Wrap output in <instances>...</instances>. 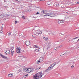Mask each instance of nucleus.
Here are the masks:
<instances>
[{"label":"nucleus","instance_id":"1","mask_svg":"<svg viewBox=\"0 0 79 79\" xmlns=\"http://www.w3.org/2000/svg\"><path fill=\"white\" fill-rule=\"evenodd\" d=\"M44 75V73L42 72H39L34 76V79H40V78L42 77V76Z\"/></svg>","mask_w":79,"mask_h":79},{"label":"nucleus","instance_id":"2","mask_svg":"<svg viewBox=\"0 0 79 79\" xmlns=\"http://www.w3.org/2000/svg\"><path fill=\"white\" fill-rule=\"evenodd\" d=\"M42 33V31L39 30H36L34 32V34L36 36H38L39 34H41Z\"/></svg>","mask_w":79,"mask_h":79},{"label":"nucleus","instance_id":"3","mask_svg":"<svg viewBox=\"0 0 79 79\" xmlns=\"http://www.w3.org/2000/svg\"><path fill=\"white\" fill-rule=\"evenodd\" d=\"M21 48L19 46H18L16 49V52L17 53H21Z\"/></svg>","mask_w":79,"mask_h":79},{"label":"nucleus","instance_id":"4","mask_svg":"<svg viewBox=\"0 0 79 79\" xmlns=\"http://www.w3.org/2000/svg\"><path fill=\"white\" fill-rule=\"evenodd\" d=\"M52 68L53 67L51 65L48 68L45 70V72H48V71H50V70H52Z\"/></svg>","mask_w":79,"mask_h":79},{"label":"nucleus","instance_id":"5","mask_svg":"<svg viewBox=\"0 0 79 79\" xmlns=\"http://www.w3.org/2000/svg\"><path fill=\"white\" fill-rule=\"evenodd\" d=\"M26 45H27V46H28L29 45H30L31 44V42H30V41H26Z\"/></svg>","mask_w":79,"mask_h":79},{"label":"nucleus","instance_id":"6","mask_svg":"<svg viewBox=\"0 0 79 79\" xmlns=\"http://www.w3.org/2000/svg\"><path fill=\"white\" fill-rule=\"evenodd\" d=\"M60 61H59V62L57 63V62H54V63L51 66L53 68V67L55 66V65H56V64H58V63H60Z\"/></svg>","mask_w":79,"mask_h":79},{"label":"nucleus","instance_id":"7","mask_svg":"<svg viewBox=\"0 0 79 79\" xmlns=\"http://www.w3.org/2000/svg\"><path fill=\"white\" fill-rule=\"evenodd\" d=\"M48 16H50L51 17H54V16H55V15L52 13L48 14Z\"/></svg>","mask_w":79,"mask_h":79},{"label":"nucleus","instance_id":"8","mask_svg":"<svg viewBox=\"0 0 79 79\" xmlns=\"http://www.w3.org/2000/svg\"><path fill=\"white\" fill-rule=\"evenodd\" d=\"M1 57H2V58H4V59H8V57H7L6 56H4L3 55H2V54H1L0 55Z\"/></svg>","mask_w":79,"mask_h":79},{"label":"nucleus","instance_id":"9","mask_svg":"<svg viewBox=\"0 0 79 79\" xmlns=\"http://www.w3.org/2000/svg\"><path fill=\"white\" fill-rule=\"evenodd\" d=\"M32 71V69L31 68H27V73H31Z\"/></svg>","mask_w":79,"mask_h":79},{"label":"nucleus","instance_id":"10","mask_svg":"<svg viewBox=\"0 0 79 79\" xmlns=\"http://www.w3.org/2000/svg\"><path fill=\"white\" fill-rule=\"evenodd\" d=\"M65 18L66 19H69L71 18V17L69 15H65Z\"/></svg>","mask_w":79,"mask_h":79},{"label":"nucleus","instance_id":"11","mask_svg":"<svg viewBox=\"0 0 79 79\" xmlns=\"http://www.w3.org/2000/svg\"><path fill=\"white\" fill-rule=\"evenodd\" d=\"M25 56H23V55H21L20 56H19V60H22L23 58H25Z\"/></svg>","mask_w":79,"mask_h":79},{"label":"nucleus","instance_id":"12","mask_svg":"<svg viewBox=\"0 0 79 79\" xmlns=\"http://www.w3.org/2000/svg\"><path fill=\"white\" fill-rule=\"evenodd\" d=\"M47 45H48V47H51L52 45V44H51V43L50 42H48L47 43Z\"/></svg>","mask_w":79,"mask_h":79},{"label":"nucleus","instance_id":"13","mask_svg":"<svg viewBox=\"0 0 79 79\" xmlns=\"http://www.w3.org/2000/svg\"><path fill=\"white\" fill-rule=\"evenodd\" d=\"M73 63L72 62L69 61L67 62V64L68 65H72Z\"/></svg>","mask_w":79,"mask_h":79},{"label":"nucleus","instance_id":"14","mask_svg":"<svg viewBox=\"0 0 79 79\" xmlns=\"http://www.w3.org/2000/svg\"><path fill=\"white\" fill-rule=\"evenodd\" d=\"M5 53L6 55H8L10 53V51L9 50H7L5 52Z\"/></svg>","mask_w":79,"mask_h":79},{"label":"nucleus","instance_id":"15","mask_svg":"<svg viewBox=\"0 0 79 79\" xmlns=\"http://www.w3.org/2000/svg\"><path fill=\"white\" fill-rule=\"evenodd\" d=\"M46 32H47V35H50V34L51 33V31H46Z\"/></svg>","mask_w":79,"mask_h":79},{"label":"nucleus","instance_id":"16","mask_svg":"<svg viewBox=\"0 0 79 79\" xmlns=\"http://www.w3.org/2000/svg\"><path fill=\"white\" fill-rule=\"evenodd\" d=\"M43 15L44 16H48V13H44Z\"/></svg>","mask_w":79,"mask_h":79},{"label":"nucleus","instance_id":"17","mask_svg":"<svg viewBox=\"0 0 79 79\" xmlns=\"http://www.w3.org/2000/svg\"><path fill=\"white\" fill-rule=\"evenodd\" d=\"M73 40H79V37H76L75 38H74L72 39Z\"/></svg>","mask_w":79,"mask_h":79},{"label":"nucleus","instance_id":"18","mask_svg":"<svg viewBox=\"0 0 79 79\" xmlns=\"http://www.w3.org/2000/svg\"><path fill=\"white\" fill-rule=\"evenodd\" d=\"M13 74H9L8 75V76L9 77H13Z\"/></svg>","mask_w":79,"mask_h":79},{"label":"nucleus","instance_id":"19","mask_svg":"<svg viewBox=\"0 0 79 79\" xmlns=\"http://www.w3.org/2000/svg\"><path fill=\"white\" fill-rule=\"evenodd\" d=\"M54 5H55V6L58 7V6H59V4H58V3L56 2H55V3Z\"/></svg>","mask_w":79,"mask_h":79},{"label":"nucleus","instance_id":"20","mask_svg":"<svg viewBox=\"0 0 79 79\" xmlns=\"http://www.w3.org/2000/svg\"><path fill=\"white\" fill-rule=\"evenodd\" d=\"M11 34V33L10 32L8 33V32H7V33L6 36H10V35Z\"/></svg>","mask_w":79,"mask_h":79},{"label":"nucleus","instance_id":"21","mask_svg":"<svg viewBox=\"0 0 79 79\" xmlns=\"http://www.w3.org/2000/svg\"><path fill=\"white\" fill-rule=\"evenodd\" d=\"M23 70L24 72H27V68L23 69Z\"/></svg>","mask_w":79,"mask_h":79},{"label":"nucleus","instance_id":"22","mask_svg":"<svg viewBox=\"0 0 79 79\" xmlns=\"http://www.w3.org/2000/svg\"><path fill=\"white\" fill-rule=\"evenodd\" d=\"M44 60V59L43 58H40V59L39 60H40V61L41 62V63L43 61V60Z\"/></svg>","mask_w":79,"mask_h":79},{"label":"nucleus","instance_id":"23","mask_svg":"<svg viewBox=\"0 0 79 79\" xmlns=\"http://www.w3.org/2000/svg\"><path fill=\"white\" fill-rule=\"evenodd\" d=\"M42 13H47V11L46 10H43L41 11Z\"/></svg>","mask_w":79,"mask_h":79},{"label":"nucleus","instance_id":"24","mask_svg":"<svg viewBox=\"0 0 79 79\" xmlns=\"http://www.w3.org/2000/svg\"><path fill=\"white\" fill-rule=\"evenodd\" d=\"M47 3L48 5H51V3H52L51 2L48 1L47 2Z\"/></svg>","mask_w":79,"mask_h":79},{"label":"nucleus","instance_id":"25","mask_svg":"<svg viewBox=\"0 0 79 79\" xmlns=\"http://www.w3.org/2000/svg\"><path fill=\"white\" fill-rule=\"evenodd\" d=\"M12 46V45H11L10 46V49L11 50H13L14 48V47H13V46Z\"/></svg>","mask_w":79,"mask_h":79},{"label":"nucleus","instance_id":"26","mask_svg":"<svg viewBox=\"0 0 79 79\" xmlns=\"http://www.w3.org/2000/svg\"><path fill=\"white\" fill-rule=\"evenodd\" d=\"M4 16H3V15L2 14L0 15V18H3V17Z\"/></svg>","mask_w":79,"mask_h":79},{"label":"nucleus","instance_id":"27","mask_svg":"<svg viewBox=\"0 0 79 79\" xmlns=\"http://www.w3.org/2000/svg\"><path fill=\"white\" fill-rule=\"evenodd\" d=\"M70 68L71 69H73V68H74V65H72L71 66Z\"/></svg>","mask_w":79,"mask_h":79},{"label":"nucleus","instance_id":"28","mask_svg":"<svg viewBox=\"0 0 79 79\" xmlns=\"http://www.w3.org/2000/svg\"><path fill=\"white\" fill-rule=\"evenodd\" d=\"M41 63L40 61L39 60L37 62H36V64H39V63Z\"/></svg>","mask_w":79,"mask_h":79},{"label":"nucleus","instance_id":"29","mask_svg":"<svg viewBox=\"0 0 79 79\" xmlns=\"http://www.w3.org/2000/svg\"><path fill=\"white\" fill-rule=\"evenodd\" d=\"M45 37H43V39H45V40H48V38L47 37H46L45 39Z\"/></svg>","mask_w":79,"mask_h":79},{"label":"nucleus","instance_id":"30","mask_svg":"<svg viewBox=\"0 0 79 79\" xmlns=\"http://www.w3.org/2000/svg\"><path fill=\"white\" fill-rule=\"evenodd\" d=\"M36 53H37V52H39V50L36 49V51H35Z\"/></svg>","mask_w":79,"mask_h":79},{"label":"nucleus","instance_id":"31","mask_svg":"<svg viewBox=\"0 0 79 79\" xmlns=\"http://www.w3.org/2000/svg\"><path fill=\"white\" fill-rule=\"evenodd\" d=\"M58 24H60V23H61V20H59L58 22Z\"/></svg>","mask_w":79,"mask_h":79},{"label":"nucleus","instance_id":"32","mask_svg":"<svg viewBox=\"0 0 79 79\" xmlns=\"http://www.w3.org/2000/svg\"><path fill=\"white\" fill-rule=\"evenodd\" d=\"M35 47H36V48H38V49H40V48H39V47H38V46H37V45H35Z\"/></svg>","mask_w":79,"mask_h":79},{"label":"nucleus","instance_id":"33","mask_svg":"<svg viewBox=\"0 0 79 79\" xmlns=\"http://www.w3.org/2000/svg\"><path fill=\"white\" fill-rule=\"evenodd\" d=\"M55 35V34L53 33V32H52L51 33V35Z\"/></svg>","mask_w":79,"mask_h":79},{"label":"nucleus","instance_id":"34","mask_svg":"<svg viewBox=\"0 0 79 79\" xmlns=\"http://www.w3.org/2000/svg\"><path fill=\"white\" fill-rule=\"evenodd\" d=\"M11 50V53H14V52H15V51H14V50H13V49Z\"/></svg>","mask_w":79,"mask_h":79},{"label":"nucleus","instance_id":"35","mask_svg":"<svg viewBox=\"0 0 79 79\" xmlns=\"http://www.w3.org/2000/svg\"><path fill=\"white\" fill-rule=\"evenodd\" d=\"M64 36V35L63 34H62L61 36H60V37H63Z\"/></svg>","mask_w":79,"mask_h":79},{"label":"nucleus","instance_id":"36","mask_svg":"<svg viewBox=\"0 0 79 79\" xmlns=\"http://www.w3.org/2000/svg\"><path fill=\"white\" fill-rule=\"evenodd\" d=\"M4 26V25H2V26L1 27V30H3V26Z\"/></svg>","mask_w":79,"mask_h":79},{"label":"nucleus","instance_id":"37","mask_svg":"<svg viewBox=\"0 0 79 79\" xmlns=\"http://www.w3.org/2000/svg\"><path fill=\"white\" fill-rule=\"evenodd\" d=\"M28 74L25 75H24V76L25 77H27V76H28Z\"/></svg>","mask_w":79,"mask_h":79},{"label":"nucleus","instance_id":"38","mask_svg":"<svg viewBox=\"0 0 79 79\" xmlns=\"http://www.w3.org/2000/svg\"><path fill=\"white\" fill-rule=\"evenodd\" d=\"M58 47H56L55 48H54V50H56L57 49H58Z\"/></svg>","mask_w":79,"mask_h":79},{"label":"nucleus","instance_id":"39","mask_svg":"<svg viewBox=\"0 0 79 79\" xmlns=\"http://www.w3.org/2000/svg\"><path fill=\"white\" fill-rule=\"evenodd\" d=\"M61 23H63L64 22V20H61Z\"/></svg>","mask_w":79,"mask_h":79},{"label":"nucleus","instance_id":"40","mask_svg":"<svg viewBox=\"0 0 79 79\" xmlns=\"http://www.w3.org/2000/svg\"><path fill=\"white\" fill-rule=\"evenodd\" d=\"M15 1H17V2H20L21 0H15Z\"/></svg>","mask_w":79,"mask_h":79},{"label":"nucleus","instance_id":"41","mask_svg":"<svg viewBox=\"0 0 79 79\" xmlns=\"http://www.w3.org/2000/svg\"><path fill=\"white\" fill-rule=\"evenodd\" d=\"M62 8H64V6L62 5V6L61 7Z\"/></svg>","mask_w":79,"mask_h":79},{"label":"nucleus","instance_id":"42","mask_svg":"<svg viewBox=\"0 0 79 79\" xmlns=\"http://www.w3.org/2000/svg\"><path fill=\"white\" fill-rule=\"evenodd\" d=\"M61 33H59V36H60V37H61Z\"/></svg>","mask_w":79,"mask_h":79},{"label":"nucleus","instance_id":"43","mask_svg":"<svg viewBox=\"0 0 79 79\" xmlns=\"http://www.w3.org/2000/svg\"><path fill=\"white\" fill-rule=\"evenodd\" d=\"M3 32V31L2 30L0 31V33H2Z\"/></svg>","mask_w":79,"mask_h":79},{"label":"nucleus","instance_id":"44","mask_svg":"<svg viewBox=\"0 0 79 79\" xmlns=\"http://www.w3.org/2000/svg\"><path fill=\"white\" fill-rule=\"evenodd\" d=\"M22 18H23V19H25V18H24V16H22Z\"/></svg>","mask_w":79,"mask_h":79},{"label":"nucleus","instance_id":"45","mask_svg":"<svg viewBox=\"0 0 79 79\" xmlns=\"http://www.w3.org/2000/svg\"><path fill=\"white\" fill-rule=\"evenodd\" d=\"M17 22L18 21H16L15 23L16 24L17 23Z\"/></svg>","mask_w":79,"mask_h":79},{"label":"nucleus","instance_id":"46","mask_svg":"<svg viewBox=\"0 0 79 79\" xmlns=\"http://www.w3.org/2000/svg\"><path fill=\"white\" fill-rule=\"evenodd\" d=\"M47 42H48V40H45V43H47Z\"/></svg>","mask_w":79,"mask_h":79},{"label":"nucleus","instance_id":"47","mask_svg":"<svg viewBox=\"0 0 79 79\" xmlns=\"http://www.w3.org/2000/svg\"><path fill=\"white\" fill-rule=\"evenodd\" d=\"M16 61V60H13V61Z\"/></svg>","mask_w":79,"mask_h":79},{"label":"nucleus","instance_id":"48","mask_svg":"<svg viewBox=\"0 0 79 79\" xmlns=\"http://www.w3.org/2000/svg\"><path fill=\"white\" fill-rule=\"evenodd\" d=\"M4 0V2H7V0Z\"/></svg>","mask_w":79,"mask_h":79},{"label":"nucleus","instance_id":"49","mask_svg":"<svg viewBox=\"0 0 79 79\" xmlns=\"http://www.w3.org/2000/svg\"><path fill=\"white\" fill-rule=\"evenodd\" d=\"M79 2H77V4H79Z\"/></svg>","mask_w":79,"mask_h":79},{"label":"nucleus","instance_id":"50","mask_svg":"<svg viewBox=\"0 0 79 79\" xmlns=\"http://www.w3.org/2000/svg\"><path fill=\"white\" fill-rule=\"evenodd\" d=\"M37 14H39V12L36 13V15H37Z\"/></svg>","mask_w":79,"mask_h":79},{"label":"nucleus","instance_id":"51","mask_svg":"<svg viewBox=\"0 0 79 79\" xmlns=\"http://www.w3.org/2000/svg\"><path fill=\"white\" fill-rule=\"evenodd\" d=\"M7 16V15H4V16H5V17Z\"/></svg>","mask_w":79,"mask_h":79},{"label":"nucleus","instance_id":"52","mask_svg":"<svg viewBox=\"0 0 79 79\" xmlns=\"http://www.w3.org/2000/svg\"><path fill=\"white\" fill-rule=\"evenodd\" d=\"M65 54H66V53L64 54H63L62 55H60V56H61V55H64Z\"/></svg>","mask_w":79,"mask_h":79},{"label":"nucleus","instance_id":"53","mask_svg":"<svg viewBox=\"0 0 79 79\" xmlns=\"http://www.w3.org/2000/svg\"><path fill=\"white\" fill-rule=\"evenodd\" d=\"M41 1H45V0H41Z\"/></svg>","mask_w":79,"mask_h":79},{"label":"nucleus","instance_id":"54","mask_svg":"<svg viewBox=\"0 0 79 79\" xmlns=\"http://www.w3.org/2000/svg\"><path fill=\"white\" fill-rule=\"evenodd\" d=\"M13 53H11V55L12 56H13Z\"/></svg>","mask_w":79,"mask_h":79},{"label":"nucleus","instance_id":"55","mask_svg":"<svg viewBox=\"0 0 79 79\" xmlns=\"http://www.w3.org/2000/svg\"><path fill=\"white\" fill-rule=\"evenodd\" d=\"M35 31V29L33 30V31Z\"/></svg>","mask_w":79,"mask_h":79},{"label":"nucleus","instance_id":"56","mask_svg":"<svg viewBox=\"0 0 79 79\" xmlns=\"http://www.w3.org/2000/svg\"><path fill=\"white\" fill-rule=\"evenodd\" d=\"M38 53H39V52H37V53H36L37 54H38Z\"/></svg>","mask_w":79,"mask_h":79},{"label":"nucleus","instance_id":"57","mask_svg":"<svg viewBox=\"0 0 79 79\" xmlns=\"http://www.w3.org/2000/svg\"><path fill=\"white\" fill-rule=\"evenodd\" d=\"M37 69H40V68H38Z\"/></svg>","mask_w":79,"mask_h":79},{"label":"nucleus","instance_id":"58","mask_svg":"<svg viewBox=\"0 0 79 79\" xmlns=\"http://www.w3.org/2000/svg\"><path fill=\"white\" fill-rule=\"evenodd\" d=\"M69 41H70V40L68 41V42H69Z\"/></svg>","mask_w":79,"mask_h":79},{"label":"nucleus","instance_id":"59","mask_svg":"<svg viewBox=\"0 0 79 79\" xmlns=\"http://www.w3.org/2000/svg\"><path fill=\"white\" fill-rule=\"evenodd\" d=\"M75 42H76V41H75Z\"/></svg>","mask_w":79,"mask_h":79},{"label":"nucleus","instance_id":"60","mask_svg":"<svg viewBox=\"0 0 79 79\" xmlns=\"http://www.w3.org/2000/svg\"><path fill=\"white\" fill-rule=\"evenodd\" d=\"M78 41H79V40H78L77 42H78Z\"/></svg>","mask_w":79,"mask_h":79},{"label":"nucleus","instance_id":"61","mask_svg":"<svg viewBox=\"0 0 79 79\" xmlns=\"http://www.w3.org/2000/svg\"><path fill=\"white\" fill-rule=\"evenodd\" d=\"M23 38H24V37H23Z\"/></svg>","mask_w":79,"mask_h":79}]
</instances>
